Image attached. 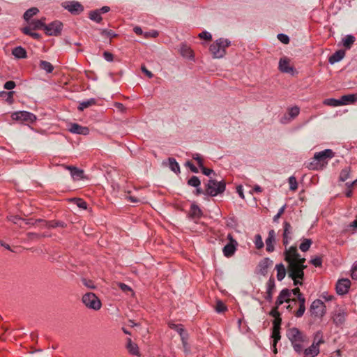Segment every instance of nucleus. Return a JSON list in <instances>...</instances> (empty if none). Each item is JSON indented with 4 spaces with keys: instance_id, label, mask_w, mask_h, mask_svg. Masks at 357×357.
Instances as JSON below:
<instances>
[{
    "instance_id": "f257e3e1",
    "label": "nucleus",
    "mask_w": 357,
    "mask_h": 357,
    "mask_svg": "<svg viewBox=\"0 0 357 357\" xmlns=\"http://www.w3.org/2000/svg\"><path fill=\"white\" fill-rule=\"evenodd\" d=\"M284 261L288 263L287 274L293 280L294 285H302L304 278V270L307 268L305 265L306 261L304 257H301L296 246H290L284 251Z\"/></svg>"
},
{
    "instance_id": "f03ea898",
    "label": "nucleus",
    "mask_w": 357,
    "mask_h": 357,
    "mask_svg": "<svg viewBox=\"0 0 357 357\" xmlns=\"http://www.w3.org/2000/svg\"><path fill=\"white\" fill-rule=\"evenodd\" d=\"M286 335L291 342L294 350L297 354H302L305 343L307 342V337L296 327L289 328Z\"/></svg>"
},
{
    "instance_id": "7ed1b4c3",
    "label": "nucleus",
    "mask_w": 357,
    "mask_h": 357,
    "mask_svg": "<svg viewBox=\"0 0 357 357\" xmlns=\"http://www.w3.org/2000/svg\"><path fill=\"white\" fill-rule=\"evenodd\" d=\"M230 45V40L221 38L211 44L209 50L214 58L220 59L225 55L226 48Z\"/></svg>"
},
{
    "instance_id": "20e7f679",
    "label": "nucleus",
    "mask_w": 357,
    "mask_h": 357,
    "mask_svg": "<svg viewBox=\"0 0 357 357\" xmlns=\"http://www.w3.org/2000/svg\"><path fill=\"white\" fill-rule=\"evenodd\" d=\"M82 301L85 306L89 309L98 310L101 308V301L93 293L89 292L84 294Z\"/></svg>"
},
{
    "instance_id": "39448f33",
    "label": "nucleus",
    "mask_w": 357,
    "mask_h": 357,
    "mask_svg": "<svg viewBox=\"0 0 357 357\" xmlns=\"http://www.w3.org/2000/svg\"><path fill=\"white\" fill-rule=\"evenodd\" d=\"M324 340L319 332L317 333L314 338V341L312 344L307 348L304 349L303 351V354L305 357H315L319 353V345L323 343Z\"/></svg>"
},
{
    "instance_id": "423d86ee",
    "label": "nucleus",
    "mask_w": 357,
    "mask_h": 357,
    "mask_svg": "<svg viewBox=\"0 0 357 357\" xmlns=\"http://www.w3.org/2000/svg\"><path fill=\"white\" fill-rule=\"evenodd\" d=\"M225 190V183L223 181H217L213 179H210L206 185V192L210 196H216L222 193Z\"/></svg>"
},
{
    "instance_id": "0eeeda50",
    "label": "nucleus",
    "mask_w": 357,
    "mask_h": 357,
    "mask_svg": "<svg viewBox=\"0 0 357 357\" xmlns=\"http://www.w3.org/2000/svg\"><path fill=\"white\" fill-rule=\"evenodd\" d=\"M310 312L311 316L321 318L326 314V305L322 301L319 299L314 300L310 305Z\"/></svg>"
},
{
    "instance_id": "6e6552de",
    "label": "nucleus",
    "mask_w": 357,
    "mask_h": 357,
    "mask_svg": "<svg viewBox=\"0 0 357 357\" xmlns=\"http://www.w3.org/2000/svg\"><path fill=\"white\" fill-rule=\"evenodd\" d=\"M11 117L13 120L20 121L33 122L36 119V117L33 114L26 111L15 112L12 114Z\"/></svg>"
},
{
    "instance_id": "1a4fd4ad",
    "label": "nucleus",
    "mask_w": 357,
    "mask_h": 357,
    "mask_svg": "<svg viewBox=\"0 0 357 357\" xmlns=\"http://www.w3.org/2000/svg\"><path fill=\"white\" fill-rule=\"evenodd\" d=\"M63 24L59 21H54L48 25L45 24V32L48 36H58L61 33Z\"/></svg>"
},
{
    "instance_id": "9d476101",
    "label": "nucleus",
    "mask_w": 357,
    "mask_h": 357,
    "mask_svg": "<svg viewBox=\"0 0 357 357\" xmlns=\"http://www.w3.org/2000/svg\"><path fill=\"white\" fill-rule=\"evenodd\" d=\"M62 6L74 15H78L84 10L83 6L78 1H65Z\"/></svg>"
},
{
    "instance_id": "9b49d317",
    "label": "nucleus",
    "mask_w": 357,
    "mask_h": 357,
    "mask_svg": "<svg viewBox=\"0 0 357 357\" xmlns=\"http://www.w3.org/2000/svg\"><path fill=\"white\" fill-rule=\"evenodd\" d=\"M335 156L334 152L331 149H325L320 152H317L314 155V159L318 162L327 164L328 160Z\"/></svg>"
},
{
    "instance_id": "f8f14e48",
    "label": "nucleus",
    "mask_w": 357,
    "mask_h": 357,
    "mask_svg": "<svg viewBox=\"0 0 357 357\" xmlns=\"http://www.w3.org/2000/svg\"><path fill=\"white\" fill-rule=\"evenodd\" d=\"M227 238L229 240V243H227L225 247L223 248V254L225 257H231L235 251H236V247L237 245V242L233 238L231 234H228Z\"/></svg>"
},
{
    "instance_id": "ddd939ff",
    "label": "nucleus",
    "mask_w": 357,
    "mask_h": 357,
    "mask_svg": "<svg viewBox=\"0 0 357 357\" xmlns=\"http://www.w3.org/2000/svg\"><path fill=\"white\" fill-rule=\"evenodd\" d=\"M284 231L282 234V243L287 247L289 242L292 240L293 229L291 225L288 222H284L283 224ZM287 248H285V249Z\"/></svg>"
},
{
    "instance_id": "4468645a",
    "label": "nucleus",
    "mask_w": 357,
    "mask_h": 357,
    "mask_svg": "<svg viewBox=\"0 0 357 357\" xmlns=\"http://www.w3.org/2000/svg\"><path fill=\"white\" fill-rule=\"evenodd\" d=\"M351 286V281L349 279H340L336 284V291L339 295L346 294Z\"/></svg>"
},
{
    "instance_id": "2eb2a0df",
    "label": "nucleus",
    "mask_w": 357,
    "mask_h": 357,
    "mask_svg": "<svg viewBox=\"0 0 357 357\" xmlns=\"http://www.w3.org/2000/svg\"><path fill=\"white\" fill-rule=\"evenodd\" d=\"M64 169H68L70 172V175L73 180L79 181L84 178V171L82 169H78L74 166L61 165Z\"/></svg>"
},
{
    "instance_id": "dca6fc26",
    "label": "nucleus",
    "mask_w": 357,
    "mask_h": 357,
    "mask_svg": "<svg viewBox=\"0 0 357 357\" xmlns=\"http://www.w3.org/2000/svg\"><path fill=\"white\" fill-rule=\"evenodd\" d=\"M291 294V292L288 289H282L280 291L279 296H278V298L275 301V305H277V307H279L284 302L289 303Z\"/></svg>"
},
{
    "instance_id": "f3484780",
    "label": "nucleus",
    "mask_w": 357,
    "mask_h": 357,
    "mask_svg": "<svg viewBox=\"0 0 357 357\" xmlns=\"http://www.w3.org/2000/svg\"><path fill=\"white\" fill-rule=\"evenodd\" d=\"M68 130L74 134L87 135L89 134V129L87 127L82 126L78 123H71Z\"/></svg>"
},
{
    "instance_id": "a211bd4d",
    "label": "nucleus",
    "mask_w": 357,
    "mask_h": 357,
    "mask_svg": "<svg viewBox=\"0 0 357 357\" xmlns=\"http://www.w3.org/2000/svg\"><path fill=\"white\" fill-rule=\"evenodd\" d=\"M273 264V261L266 257L263 259L258 264V271L262 275H266L268 273V269Z\"/></svg>"
},
{
    "instance_id": "6ab92c4d",
    "label": "nucleus",
    "mask_w": 357,
    "mask_h": 357,
    "mask_svg": "<svg viewBox=\"0 0 357 357\" xmlns=\"http://www.w3.org/2000/svg\"><path fill=\"white\" fill-rule=\"evenodd\" d=\"M346 314L344 310H338L335 311L333 315V321L337 326L342 325L345 320Z\"/></svg>"
},
{
    "instance_id": "aec40b11",
    "label": "nucleus",
    "mask_w": 357,
    "mask_h": 357,
    "mask_svg": "<svg viewBox=\"0 0 357 357\" xmlns=\"http://www.w3.org/2000/svg\"><path fill=\"white\" fill-rule=\"evenodd\" d=\"M275 242V232L273 229L268 231V238L266 239V250L271 252L274 250V243Z\"/></svg>"
},
{
    "instance_id": "412c9836",
    "label": "nucleus",
    "mask_w": 357,
    "mask_h": 357,
    "mask_svg": "<svg viewBox=\"0 0 357 357\" xmlns=\"http://www.w3.org/2000/svg\"><path fill=\"white\" fill-rule=\"evenodd\" d=\"M169 326L171 328L176 330L179 333V335H181V337L183 344L185 347L187 345V337H186V335L184 333V330L181 327V326H179V325H177V324H175L173 323H169Z\"/></svg>"
},
{
    "instance_id": "4be33fe9",
    "label": "nucleus",
    "mask_w": 357,
    "mask_h": 357,
    "mask_svg": "<svg viewBox=\"0 0 357 357\" xmlns=\"http://www.w3.org/2000/svg\"><path fill=\"white\" fill-rule=\"evenodd\" d=\"M279 69L282 73H289L293 71V68L289 66V60L287 58H282L279 62Z\"/></svg>"
},
{
    "instance_id": "5701e85b",
    "label": "nucleus",
    "mask_w": 357,
    "mask_h": 357,
    "mask_svg": "<svg viewBox=\"0 0 357 357\" xmlns=\"http://www.w3.org/2000/svg\"><path fill=\"white\" fill-rule=\"evenodd\" d=\"M126 349L130 354L139 356V351L137 344L134 343L130 338L127 339Z\"/></svg>"
},
{
    "instance_id": "b1692460",
    "label": "nucleus",
    "mask_w": 357,
    "mask_h": 357,
    "mask_svg": "<svg viewBox=\"0 0 357 357\" xmlns=\"http://www.w3.org/2000/svg\"><path fill=\"white\" fill-rule=\"evenodd\" d=\"M344 50H337L329 57L328 61L331 64H334L335 63L341 61L344 57Z\"/></svg>"
},
{
    "instance_id": "393cba45",
    "label": "nucleus",
    "mask_w": 357,
    "mask_h": 357,
    "mask_svg": "<svg viewBox=\"0 0 357 357\" xmlns=\"http://www.w3.org/2000/svg\"><path fill=\"white\" fill-rule=\"evenodd\" d=\"M275 269L277 271L278 280L282 281L284 278L287 273V268H286L283 264L280 263L278 264H276Z\"/></svg>"
},
{
    "instance_id": "a878e982",
    "label": "nucleus",
    "mask_w": 357,
    "mask_h": 357,
    "mask_svg": "<svg viewBox=\"0 0 357 357\" xmlns=\"http://www.w3.org/2000/svg\"><path fill=\"white\" fill-rule=\"evenodd\" d=\"M13 55L17 59H25L27 57V53L24 48L21 46L15 47L12 50Z\"/></svg>"
},
{
    "instance_id": "bb28decb",
    "label": "nucleus",
    "mask_w": 357,
    "mask_h": 357,
    "mask_svg": "<svg viewBox=\"0 0 357 357\" xmlns=\"http://www.w3.org/2000/svg\"><path fill=\"white\" fill-rule=\"evenodd\" d=\"M45 18H42L40 20H34L29 23V26L33 30L43 29L45 31Z\"/></svg>"
},
{
    "instance_id": "cd10ccee",
    "label": "nucleus",
    "mask_w": 357,
    "mask_h": 357,
    "mask_svg": "<svg viewBox=\"0 0 357 357\" xmlns=\"http://www.w3.org/2000/svg\"><path fill=\"white\" fill-rule=\"evenodd\" d=\"M180 52L183 57H185L188 59L193 58L192 50L187 45H185V44L181 45V48H180Z\"/></svg>"
},
{
    "instance_id": "c85d7f7f",
    "label": "nucleus",
    "mask_w": 357,
    "mask_h": 357,
    "mask_svg": "<svg viewBox=\"0 0 357 357\" xmlns=\"http://www.w3.org/2000/svg\"><path fill=\"white\" fill-rule=\"evenodd\" d=\"M189 214L192 218H199L202 216V212L198 206L192 204L190 207Z\"/></svg>"
},
{
    "instance_id": "c756f323",
    "label": "nucleus",
    "mask_w": 357,
    "mask_h": 357,
    "mask_svg": "<svg viewBox=\"0 0 357 357\" xmlns=\"http://www.w3.org/2000/svg\"><path fill=\"white\" fill-rule=\"evenodd\" d=\"M168 166L169 169L176 174L180 173V166L174 158H169Z\"/></svg>"
},
{
    "instance_id": "7c9ffc66",
    "label": "nucleus",
    "mask_w": 357,
    "mask_h": 357,
    "mask_svg": "<svg viewBox=\"0 0 357 357\" xmlns=\"http://www.w3.org/2000/svg\"><path fill=\"white\" fill-rule=\"evenodd\" d=\"M324 105L331 106V107H338L340 105H344V102L340 100V99H335V98H328L325 99L323 102Z\"/></svg>"
},
{
    "instance_id": "2f4dec72",
    "label": "nucleus",
    "mask_w": 357,
    "mask_h": 357,
    "mask_svg": "<svg viewBox=\"0 0 357 357\" xmlns=\"http://www.w3.org/2000/svg\"><path fill=\"white\" fill-rule=\"evenodd\" d=\"M96 103V100L95 98H90L89 100H84V101H82V102H80L78 106V109L79 111H83L84 109H86L90 106L94 105Z\"/></svg>"
},
{
    "instance_id": "473e14b6",
    "label": "nucleus",
    "mask_w": 357,
    "mask_h": 357,
    "mask_svg": "<svg viewBox=\"0 0 357 357\" xmlns=\"http://www.w3.org/2000/svg\"><path fill=\"white\" fill-rule=\"evenodd\" d=\"M280 329H278V328H273V332H272V338L273 339V347H274V352H277V349H276V344L278 343V342L280 340L281 338V335H280Z\"/></svg>"
},
{
    "instance_id": "72a5a7b5",
    "label": "nucleus",
    "mask_w": 357,
    "mask_h": 357,
    "mask_svg": "<svg viewBox=\"0 0 357 357\" xmlns=\"http://www.w3.org/2000/svg\"><path fill=\"white\" fill-rule=\"evenodd\" d=\"M44 222L45 223V227H49V228H54V227H63L64 226L63 222H59V221L46 222L41 219H38L36 220V222Z\"/></svg>"
},
{
    "instance_id": "f704fd0d",
    "label": "nucleus",
    "mask_w": 357,
    "mask_h": 357,
    "mask_svg": "<svg viewBox=\"0 0 357 357\" xmlns=\"http://www.w3.org/2000/svg\"><path fill=\"white\" fill-rule=\"evenodd\" d=\"M354 42H355V37L352 35H347L342 39L343 45L347 49H350Z\"/></svg>"
},
{
    "instance_id": "c9c22d12",
    "label": "nucleus",
    "mask_w": 357,
    "mask_h": 357,
    "mask_svg": "<svg viewBox=\"0 0 357 357\" xmlns=\"http://www.w3.org/2000/svg\"><path fill=\"white\" fill-rule=\"evenodd\" d=\"M39 12V10L36 7H32L28 9L24 14V19L28 22L31 18L36 15Z\"/></svg>"
},
{
    "instance_id": "e433bc0d",
    "label": "nucleus",
    "mask_w": 357,
    "mask_h": 357,
    "mask_svg": "<svg viewBox=\"0 0 357 357\" xmlns=\"http://www.w3.org/2000/svg\"><path fill=\"white\" fill-rule=\"evenodd\" d=\"M14 93V91H0V97L5 99V100L9 104H12L13 102Z\"/></svg>"
},
{
    "instance_id": "4c0bfd02",
    "label": "nucleus",
    "mask_w": 357,
    "mask_h": 357,
    "mask_svg": "<svg viewBox=\"0 0 357 357\" xmlns=\"http://www.w3.org/2000/svg\"><path fill=\"white\" fill-rule=\"evenodd\" d=\"M89 18L93 21L100 23L102 20L101 15L100 13V10H95L91 11L89 13Z\"/></svg>"
},
{
    "instance_id": "58836bf2",
    "label": "nucleus",
    "mask_w": 357,
    "mask_h": 357,
    "mask_svg": "<svg viewBox=\"0 0 357 357\" xmlns=\"http://www.w3.org/2000/svg\"><path fill=\"white\" fill-rule=\"evenodd\" d=\"M40 67L41 69L46 71L47 73H51L54 70V67L51 64V63L46 61H40Z\"/></svg>"
},
{
    "instance_id": "ea45409f",
    "label": "nucleus",
    "mask_w": 357,
    "mask_h": 357,
    "mask_svg": "<svg viewBox=\"0 0 357 357\" xmlns=\"http://www.w3.org/2000/svg\"><path fill=\"white\" fill-rule=\"evenodd\" d=\"M31 29H32L30 26H26L22 29V32L26 35L30 36L34 39H40V35L38 33L31 31Z\"/></svg>"
},
{
    "instance_id": "a19ab883",
    "label": "nucleus",
    "mask_w": 357,
    "mask_h": 357,
    "mask_svg": "<svg viewBox=\"0 0 357 357\" xmlns=\"http://www.w3.org/2000/svg\"><path fill=\"white\" fill-rule=\"evenodd\" d=\"M312 243V241L311 239L305 238L301 243L299 248L302 252H307L310 249Z\"/></svg>"
},
{
    "instance_id": "79ce46f5",
    "label": "nucleus",
    "mask_w": 357,
    "mask_h": 357,
    "mask_svg": "<svg viewBox=\"0 0 357 357\" xmlns=\"http://www.w3.org/2000/svg\"><path fill=\"white\" fill-rule=\"evenodd\" d=\"M357 98L354 94L345 95L342 96L340 100L344 102V105H347L349 102H354L356 100Z\"/></svg>"
},
{
    "instance_id": "37998d69",
    "label": "nucleus",
    "mask_w": 357,
    "mask_h": 357,
    "mask_svg": "<svg viewBox=\"0 0 357 357\" xmlns=\"http://www.w3.org/2000/svg\"><path fill=\"white\" fill-rule=\"evenodd\" d=\"M350 167H345L342 169L340 174V181H345L347 179H348L350 175Z\"/></svg>"
},
{
    "instance_id": "c03bdc74",
    "label": "nucleus",
    "mask_w": 357,
    "mask_h": 357,
    "mask_svg": "<svg viewBox=\"0 0 357 357\" xmlns=\"http://www.w3.org/2000/svg\"><path fill=\"white\" fill-rule=\"evenodd\" d=\"M275 288V284L274 278L271 277L266 283V291L273 294Z\"/></svg>"
},
{
    "instance_id": "a18cd8bd",
    "label": "nucleus",
    "mask_w": 357,
    "mask_h": 357,
    "mask_svg": "<svg viewBox=\"0 0 357 357\" xmlns=\"http://www.w3.org/2000/svg\"><path fill=\"white\" fill-rule=\"evenodd\" d=\"M200 181L199 179V178L196 176H192L188 181V184L190 186H192V187H195V188H197V187H199L200 185Z\"/></svg>"
},
{
    "instance_id": "49530a36",
    "label": "nucleus",
    "mask_w": 357,
    "mask_h": 357,
    "mask_svg": "<svg viewBox=\"0 0 357 357\" xmlns=\"http://www.w3.org/2000/svg\"><path fill=\"white\" fill-rule=\"evenodd\" d=\"M300 112V109L297 106L292 107L289 109L288 110V114L289 115L291 119L296 118Z\"/></svg>"
},
{
    "instance_id": "de8ad7c7",
    "label": "nucleus",
    "mask_w": 357,
    "mask_h": 357,
    "mask_svg": "<svg viewBox=\"0 0 357 357\" xmlns=\"http://www.w3.org/2000/svg\"><path fill=\"white\" fill-rule=\"evenodd\" d=\"M289 188L291 190H296L298 188V183L294 176H290L289 178Z\"/></svg>"
},
{
    "instance_id": "09e8293b",
    "label": "nucleus",
    "mask_w": 357,
    "mask_h": 357,
    "mask_svg": "<svg viewBox=\"0 0 357 357\" xmlns=\"http://www.w3.org/2000/svg\"><path fill=\"white\" fill-rule=\"evenodd\" d=\"M255 244L257 249H261L264 247V242L259 234L255 236Z\"/></svg>"
},
{
    "instance_id": "8fccbe9b",
    "label": "nucleus",
    "mask_w": 357,
    "mask_h": 357,
    "mask_svg": "<svg viewBox=\"0 0 357 357\" xmlns=\"http://www.w3.org/2000/svg\"><path fill=\"white\" fill-rule=\"evenodd\" d=\"M227 310L226 305L220 301H218L217 302L216 306H215V310L218 313H221L225 312Z\"/></svg>"
},
{
    "instance_id": "3c124183",
    "label": "nucleus",
    "mask_w": 357,
    "mask_h": 357,
    "mask_svg": "<svg viewBox=\"0 0 357 357\" xmlns=\"http://www.w3.org/2000/svg\"><path fill=\"white\" fill-rule=\"evenodd\" d=\"M26 236H27V241H35V240L40 239L41 238L40 234L33 233V232L27 233Z\"/></svg>"
},
{
    "instance_id": "603ef678",
    "label": "nucleus",
    "mask_w": 357,
    "mask_h": 357,
    "mask_svg": "<svg viewBox=\"0 0 357 357\" xmlns=\"http://www.w3.org/2000/svg\"><path fill=\"white\" fill-rule=\"evenodd\" d=\"M192 158L197 162V164L200 168L204 167L203 158L199 153L192 154Z\"/></svg>"
},
{
    "instance_id": "864d4df0",
    "label": "nucleus",
    "mask_w": 357,
    "mask_h": 357,
    "mask_svg": "<svg viewBox=\"0 0 357 357\" xmlns=\"http://www.w3.org/2000/svg\"><path fill=\"white\" fill-rule=\"evenodd\" d=\"M310 262L315 267H319L322 264V259L319 257H316L312 259Z\"/></svg>"
},
{
    "instance_id": "5fc2aeb1",
    "label": "nucleus",
    "mask_w": 357,
    "mask_h": 357,
    "mask_svg": "<svg viewBox=\"0 0 357 357\" xmlns=\"http://www.w3.org/2000/svg\"><path fill=\"white\" fill-rule=\"evenodd\" d=\"M278 40L284 44H288L289 43V38L287 35L284 33H279L278 35Z\"/></svg>"
},
{
    "instance_id": "6e6d98bb",
    "label": "nucleus",
    "mask_w": 357,
    "mask_h": 357,
    "mask_svg": "<svg viewBox=\"0 0 357 357\" xmlns=\"http://www.w3.org/2000/svg\"><path fill=\"white\" fill-rule=\"evenodd\" d=\"M101 35L108 38H113L116 36V34L113 31L107 29H102L101 31Z\"/></svg>"
},
{
    "instance_id": "4d7b16f0",
    "label": "nucleus",
    "mask_w": 357,
    "mask_h": 357,
    "mask_svg": "<svg viewBox=\"0 0 357 357\" xmlns=\"http://www.w3.org/2000/svg\"><path fill=\"white\" fill-rule=\"evenodd\" d=\"M116 284L119 287V288L125 293L132 291L131 288L124 283L118 282Z\"/></svg>"
},
{
    "instance_id": "13d9d810",
    "label": "nucleus",
    "mask_w": 357,
    "mask_h": 357,
    "mask_svg": "<svg viewBox=\"0 0 357 357\" xmlns=\"http://www.w3.org/2000/svg\"><path fill=\"white\" fill-rule=\"evenodd\" d=\"M285 208H286V206H285V205H284L283 206H282V207L279 209V211H278V213H277V214L273 217V222H277L278 221L279 218H280L281 217V215L284 213V210H285Z\"/></svg>"
},
{
    "instance_id": "bf43d9fd",
    "label": "nucleus",
    "mask_w": 357,
    "mask_h": 357,
    "mask_svg": "<svg viewBox=\"0 0 357 357\" xmlns=\"http://www.w3.org/2000/svg\"><path fill=\"white\" fill-rule=\"evenodd\" d=\"M305 311V305H300L298 310L295 312V316L296 317H301Z\"/></svg>"
},
{
    "instance_id": "052dcab7",
    "label": "nucleus",
    "mask_w": 357,
    "mask_h": 357,
    "mask_svg": "<svg viewBox=\"0 0 357 357\" xmlns=\"http://www.w3.org/2000/svg\"><path fill=\"white\" fill-rule=\"evenodd\" d=\"M15 86L16 84L14 81H8L4 84L3 88L7 90H12L15 87Z\"/></svg>"
},
{
    "instance_id": "680f3d73",
    "label": "nucleus",
    "mask_w": 357,
    "mask_h": 357,
    "mask_svg": "<svg viewBox=\"0 0 357 357\" xmlns=\"http://www.w3.org/2000/svg\"><path fill=\"white\" fill-rule=\"evenodd\" d=\"M75 204H77V206L80 208H83V209H86V207H87V204L86 203V202H84L83 199H76L75 201Z\"/></svg>"
},
{
    "instance_id": "e2e57ef3",
    "label": "nucleus",
    "mask_w": 357,
    "mask_h": 357,
    "mask_svg": "<svg viewBox=\"0 0 357 357\" xmlns=\"http://www.w3.org/2000/svg\"><path fill=\"white\" fill-rule=\"evenodd\" d=\"M199 37L202 39L210 40L212 38L211 34L207 31H202L199 34Z\"/></svg>"
},
{
    "instance_id": "0e129e2a",
    "label": "nucleus",
    "mask_w": 357,
    "mask_h": 357,
    "mask_svg": "<svg viewBox=\"0 0 357 357\" xmlns=\"http://www.w3.org/2000/svg\"><path fill=\"white\" fill-rule=\"evenodd\" d=\"M144 35L145 38H156L158 36V32L157 31L152 30L151 31L145 32Z\"/></svg>"
},
{
    "instance_id": "69168bd1",
    "label": "nucleus",
    "mask_w": 357,
    "mask_h": 357,
    "mask_svg": "<svg viewBox=\"0 0 357 357\" xmlns=\"http://www.w3.org/2000/svg\"><path fill=\"white\" fill-rule=\"evenodd\" d=\"M103 57L107 61H112L114 59V55L112 53L107 51L104 52Z\"/></svg>"
},
{
    "instance_id": "338daca9",
    "label": "nucleus",
    "mask_w": 357,
    "mask_h": 357,
    "mask_svg": "<svg viewBox=\"0 0 357 357\" xmlns=\"http://www.w3.org/2000/svg\"><path fill=\"white\" fill-rule=\"evenodd\" d=\"M82 281L83 284L85 285L86 287L91 288V289L95 288V286L93 285V283L91 280H88L84 278L82 280Z\"/></svg>"
},
{
    "instance_id": "774afa93",
    "label": "nucleus",
    "mask_w": 357,
    "mask_h": 357,
    "mask_svg": "<svg viewBox=\"0 0 357 357\" xmlns=\"http://www.w3.org/2000/svg\"><path fill=\"white\" fill-rule=\"evenodd\" d=\"M351 276L354 280H357V264L354 265L351 270Z\"/></svg>"
}]
</instances>
